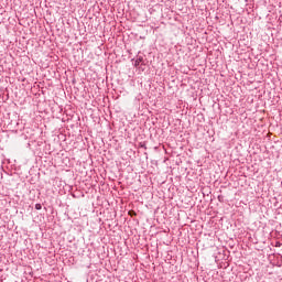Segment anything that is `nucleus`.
Returning <instances> with one entry per match:
<instances>
[{"mask_svg": "<svg viewBox=\"0 0 282 282\" xmlns=\"http://www.w3.org/2000/svg\"><path fill=\"white\" fill-rule=\"evenodd\" d=\"M129 215H135V212L130 210V212H129Z\"/></svg>", "mask_w": 282, "mask_h": 282, "instance_id": "4", "label": "nucleus"}, {"mask_svg": "<svg viewBox=\"0 0 282 282\" xmlns=\"http://www.w3.org/2000/svg\"><path fill=\"white\" fill-rule=\"evenodd\" d=\"M140 63H144V57L138 56L137 59L134 61V67H139Z\"/></svg>", "mask_w": 282, "mask_h": 282, "instance_id": "1", "label": "nucleus"}, {"mask_svg": "<svg viewBox=\"0 0 282 282\" xmlns=\"http://www.w3.org/2000/svg\"><path fill=\"white\" fill-rule=\"evenodd\" d=\"M43 208V205L41 203L35 204V210H41Z\"/></svg>", "mask_w": 282, "mask_h": 282, "instance_id": "2", "label": "nucleus"}, {"mask_svg": "<svg viewBox=\"0 0 282 282\" xmlns=\"http://www.w3.org/2000/svg\"><path fill=\"white\" fill-rule=\"evenodd\" d=\"M281 246H282L281 242H279V241L275 242V248H281Z\"/></svg>", "mask_w": 282, "mask_h": 282, "instance_id": "3", "label": "nucleus"}]
</instances>
